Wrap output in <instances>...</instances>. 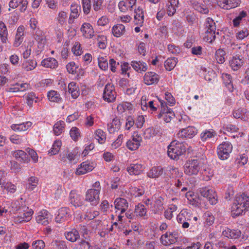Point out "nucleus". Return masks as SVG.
<instances>
[{
  "mask_svg": "<svg viewBox=\"0 0 249 249\" xmlns=\"http://www.w3.org/2000/svg\"><path fill=\"white\" fill-rule=\"evenodd\" d=\"M249 209V196L243 194L236 196L231 207V212L235 215H239Z\"/></svg>",
  "mask_w": 249,
  "mask_h": 249,
  "instance_id": "1",
  "label": "nucleus"
},
{
  "mask_svg": "<svg viewBox=\"0 0 249 249\" xmlns=\"http://www.w3.org/2000/svg\"><path fill=\"white\" fill-rule=\"evenodd\" d=\"M186 149L185 143L175 140L168 146V155L171 159L177 160L185 153Z\"/></svg>",
  "mask_w": 249,
  "mask_h": 249,
  "instance_id": "2",
  "label": "nucleus"
},
{
  "mask_svg": "<svg viewBox=\"0 0 249 249\" xmlns=\"http://www.w3.org/2000/svg\"><path fill=\"white\" fill-rule=\"evenodd\" d=\"M206 31L204 39L212 43L215 39L216 26L213 20L208 18L205 24Z\"/></svg>",
  "mask_w": 249,
  "mask_h": 249,
  "instance_id": "3",
  "label": "nucleus"
},
{
  "mask_svg": "<svg viewBox=\"0 0 249 249\" xmlns=\"http://www.w3.org/2000/svg\"><path fill=\"white\" fill-rule=\"evenodd\" d=\"M200 169V162L197 160H188L184 165V173L189 176L196 175Z\"/></svg>",
  "mask_w": 249,
  "mask_h": 249,
  "instance_id": "4",
  "label": "nucleus"
},
{
  "mask_svg": "<svg viewBox=\"0 0 249 249\" xmlns=\"http://www.w3.org/2000/svg\"><path fill=\"white\" fill-rule=\"evenodd\" d=\"M232 149V145L228 142H223L219 144L217 149V153L219 158L222 160L228 159Z\"/></svg>",
  "mask_w": 249,
  "mask_h": 249,
  "instance_id": "5",
  "label": "nucleus"
},
{
  "mask_svg": "<svg viewBox=\"0 0 249 249\" xmlns=\"http://www.w3.org/2000/svg\"><path fill=\"white\" fill-rule=\"evenodd\" d=\"M116 96V93L115 91V88L113 84H107L104 89L103 93V98L105 101L108 103L113 102Z\"/></svg>",
  "mask_w": 249,
  "mask_h": 249,
  "instance_id": "6",
  "label": "nucleus"
},
{
  "mask_svg": "<svg viewBox=\"0 0 249 249\" xmlns=\"http://www.w3.org/2000/svg\"><path fill=\"white\" fill-rule=\"evenodd\" d=\"M199 192L202 196L207 198L211 204L214 205L217 203L216 195L213 189L205 187L200 188Z\"/></svg>",
  "mask_w": 249,
  "mask_h": 249,
  "instance_id": "7",
  "label": "nucleus"
},
{
  "mask_svg": "<svg viewBox=\"0 0 249 249\" xmlns=\"http://www.w3.org/2000/svg\"><path fill=\"white\" fill-rule=\"evenodd\" d=\"M99 189L88 190L86 195L85 200L89 202L92 205H97L99 201Z\"/></svg>",
  "mask_w": 249,
  "mask_h": 249,
  "instance_id": "8",
  "label": "nucleus"
},
{
  "mask_svg": "<svg viewBox=\"0 0 249 249\" xmlns=\"http://www.w3.org/2000/svg\"><path fill=\"white\" fill-rule=\"evenodd\" d=\"M69 199L71 204L76 208H81L84 205L85 201L83 197L75 191L72 190L70 192Z\"/></svg>",
  "mask_w": 249,
  "mask_h": 249,
  "instance_id": "9",
  "label": "nucleus"
},
{
  "mask_svg": "<svg viewBox=\"0 0 249 249\" xmlns=\"http://www.w3.org/2000/svg\"><path fill=\"white\" fill-rule=\"evenodd\" d=\"M197 133V129L192 125H188L186 128L182 129L178 133V136L181 138H192Z\"/></svg>",
  "mask_w": 249,
  "mask_h": 249,
  "instance_id": "10",
  "label": "nucleus"
},
{
  "mask_svg": "<svg viewBox=\"0 0 249 249\" xmlns=\"http://www.w3.org/2000/svg\"><path fill=\"white\" fill-rule=\"evenodd\" d=\"M71 215V214L69 208H61L59 210L58 214L55 218V220L57 223H64L69 220Z\"/></svg>",
  "mask_w": 249,
  "mask_h": 249,
  "instance_id": "11",
  "label": "nucleus"
},
{
  "mask_svg": "<svg viewBox=\"0 0 249 249\" xmlns=\"http://www.w3.org/2000/svg\"><path fill=\"white\" fill-rule=\"evenodd\" d=\"M94 168L93 163L88 162H83L76 169L75 174L77 175H83L91 171Z\"/></svg>",
  "mask_w": 249,
  "mask_h": 249,
  "instance_id": "12",
  "label": "nucleus"
},
{
  "mask_svg": "<svg viewBox=\"0 0 249 249\" xmlns=\"http://www.w3.org/2000/svg\"><path fill=\"white\" fill-rule=\"evenodd\" d=\"M244 63V57L240 55L234 56L230 61V67L234 71L239 70Z\"/></svg>",
  "mask_w": 249,
  "mask_h": 249,
  "instance_id": "13",
  "label": "nucleus"
},
{
  "mask_svg": "<svg viewBox=\"0 0 249 249\" xmlns=\"http://www.w3.org/2000/svg\"><path fill=\"white\" fill-rule=\"evenodd\" d=\"M159 81V76L154 72H147L143 76V81L147 85L157 84Z\"/></svg>",
  "mask_w": 249,
  "mask_h": 249,
  "instance_id": "14",
  "label": "nucleus"
},
{
  "mask_svg": "<svg viewBox=\"0 0 249 249\" xmlns=\"http://www.w3.org/2000/svg\"><path fill=\"white\" fill-rule=\"evenodd\" d=\"M115 209L120 211L121 213H124L127 209L128 204L127 200L123 198H117L114 201Z\"/></svg>",
  "mask_w": 249,
  "mask_h": 249,
  "instance_id": "15",
  "label": "nucleus"
},
{
  "mask_svg": "<svg viewBox=\"0 0 249 249\" xmlns=\"http://www.w3.org/2000/svg\"><path fill=\"white\" fill-rule=\"evenodd\" d=\"M177 234L174 232L166 233L161 236L160 239L163 245L167 246L177 242Z\"/></svg>",
  "mask_w": 249,
  "mask_h": 249,
  "instance_id": "16",
  "label": "nucleus"
},
{
  "mask_svg": "<svg viewBox=\"0 0 249 249\" xmlns=\"http://www.w3.org/2000/svg\"><path fill=\"white\" fill-rule=\"evenodd\" d=\"M80 30L83 36L87 38H91L94 36V30L92 26L89 23H84Z\"/></svg>",
  "mask_w": 249,
  "mask_h": 249,
  "instance_id": "17",
  "label": "nucleus"
},
{
  "mask_svg": "<svg viewBox=\"0 0 249 249\" xmlns=\"http://www.w3.org/2000/svg\"><path fill=\"white\" fill-rule=\"evenodd\" d=\"M21 5L20 10L21 12H24L27 8L28 5L27 0H11L9 3V6L10 8L15 9L18 6Z\"/></svg>",
  "mask_w": 249,
  "mask_h": 249,
  "instance_id": "18",
  "label": "nucleus"
},
{
  "mask_svg": "<svg viewBox=\"0 0 249 249\" xmlns=\"http://www.w3.org/2000/svg\"><path fill=\"white\" fill-rule=\"evenodd\" d=\"M222 234L229 238L237 239L241 236V232L238 229L231 230L227 228L223 231Z\"/></svg>",
  "mask_w": 249,
  "mask_h": 249,
  "instance_id": "19",
  "label": "nucleus"
},
{
  "mask_svg": "<svg viewBox=\"0 0 249 249\" xmlns=\"http://www.w3.org/2000/svg\"><path fill=\"white\" fill-rule=\"evenodd\" d=\"M143 170V166L141 164H131L127 167V171L130 175H137L140 174Z\"/></svg>",
  "mask_w": 249,
  "mask_h": 249,
  "instance_id": "20",
  "label": "nucleus"
},
{
  "mask_svg": "<svg viewBox=\"0 0 249 249\" xmlns=\"http://www.w3.org/2000/svg\"><path fill=\"white\" fill-rule=\"evenodd\" d=\"M163 173V168L161 166L153 167L147 173L150 178H158Z\"/></svg>",
  "mask_w": 249,
  "mask_h": 249,
  "instance_id": "21",
  "label": "nucleus"
},
{
  "mask_svg": "<svg viewBox=\"0 0 249 249\" xmlns=\"http://www.w3.org/2000/svg\"><path fill=\"white\" fill-rule=\"evenodd\" d=\"M13 156L18 161L24 163H28L30 159V157L24 151L18 150L15 151Z\"/></svg>",
  "mask_w": 249,
  "mask_h": 249,
  "instance_id": "22",
  "label": "nucleus"
},
{
  "mask_svg": "<svg viewBox=\"0 0 249 249\" xmlns=\"http://www.w3.org/2000/svg\"><path fill=\"white\" fill-rule=\"evenodd\" d=\"M36 221L38 224L47 225L49 223L48 212L44 210L40 212L36 217Z\"/></svg>",
  "mask_w": 249,
  "mask_h": 249,
  "instance_id": "23",
  "label": "nucleus"
},
{
  "mask_svg": "<svg viewBox=\"0 0 249 249\" xmlns=\"http://www.w3.org/2000/svg\"><path fill=\"white\" fill-rule=\"evenodd\" d=\"M181 174L177 168L173 166H168L164 173L165 176H169L170 178H178L182 176Z\"/></svg>",
  "mask_w": 249,
  "mask_h": 249,
  "instance_id": "24",
  "label": "nucleus"
},
{
  "mask_svg": "<svg viewBox=\"0 0 249 249\" xmlns=\"http://www.w3.org/2000/svg\"><path fill=\"white\" fill-rule=\"evenodd\" d=\"M71 13L69 23L71 24L73 23V19L77 18L79 16V12L81 11V7L77 4H72L71 7Z\"/></svg>",
  "mask_w": 249,
  "mask_h": 249,
  "instance_id": "25",
  "label": "nucleus"
},
{
  "mask_svg": "<svg viewBox=\"0 0 249 249\" xmlns=\"http://www.w3.org/2000/svg\"><path fill=\"white\" fill-rule=\"evenodd\" d=\"M222 78L225 86L228 88L229 91H232L233 89V86L232 83V77L228 73H223L222 74Z\"/></svg>",
  "mask_w": 249,
  "mask_h": 249,
  "instance_id": "26",
  "label": "nucleus"
},
{
  "mask_svg": "<svg viewBox=\"0 0 249 249\" xmlns=\"http://www.w3.org/2000/svg\"><path fill=\"white\" fill-rule=\"evenodd\" d=\"M131 65L133 69L138 72L145 71L147 69L146 64L143 62L133 61L131 62Z\"/></svg>",
  "mask_w": 249,
  "mask_h": 249,
  "instance_id": "27",
  "label": "nucleus"
},
{
  "mask_svg": "<svg viewBox=\"0 0 249 249\" xmlns=\"http://www.w3.org/2000/svg\"><path fill=\"white\" fill-rule=\"evenodd\" d=\"M41 65L46 68L54 69L58 66V62L53 58H48L42 61Z\"/></svg>",
  "mask_w": 249,
  "mask_h": 249,
  "instance_id": "28",
  "label": "nucleus"
},
{
  "mask_svg": "<svg viewBox=\"0 0 249 249\" xmlns=\"http://www.w3.org/2000/svg\"><path fill=\"white\" fill-rule=\"evenodd\" d=\"M112 33L114 36L120 37L125 33V27L122 24H118L113 27Z\"/></svg>",
  "mask_w": 249,
  "mask_h": 249,
  "instance_id": "29",
  "label": "nucleus"
},
{
  "mask_svg": "<svg viewBox=\"0 0 249 249\" xmlns=\"http://www.w3.org/2000/svg\"><path fill=\"white\" fill-rule=\"evenodd\" d=\"M65 237L68 240L74 242L80 238V235L78 231L72 229L71 231L65 233Z\"/></svg>",
  "mask_w": 249,
  "mask_h": 249,
  "instance_id": "30",
  "label": "nucleus"
},
{
  "mask_svg": "<svg viewBox=\"0 0 249 249\" xmlns=\"http://www.w3.org/2000/svg\"><path fill=\"white\" fill-rule=\"evenodd\" d=\"M191 217L186 211L183 210L178 215L177 219L179 223L182 224L185 221H191Z\"/></svg>",
  "mask_w": 249,
  "mask_h": 249,
  "instance_id": "31",
  "label": "nucleus"
},
{
  "mask_svg": "<svg viewBox=\"0 0 249 249\" xmlns=\"http://www.w3.org/2000/svg\"><path fill=\"white\" fill-rule=\"evenodd\" d=\"M8 31L5 24L0 21V37L2 43H5L7 41Z\"/></svg>",
  "mask_w": 249,
  "mask_h": 249,
  "instance_id": "32",
  "label": "nucleus"
},
{
  "mask_svg": "<svg viewBox=\"0 0 249 249\" xmlns=\"http://www.w3.org/2000/svg\"><path fill=\"white\" fill-rule=\"evenodd\" d=\"M135 19L136 21V24L137 25H141L143 22L144 15L142 9L139 7L137 9H135Z\"/></svg>",
  "mask_w": 249,
  "mask_h": 249,
  "instance_id": "33",
  "label": "nucleus"
},
{
  "mask_svg": "<svg viewBox=\"0 0 249 249\" xmlns=\"http://www.w3.org/2000/svg\"><path fill=\"white\" fill-rule=\"evenodd\" d=\"M240 2V0H225L223 8L225 9L234 8L237 7Z\"/></svg>",
  "mask_w": 249,
  "mask_h": 249,
  "instance_id": "34",
  "label": "nucleus"
},
{
  "mask_svg": "<svg viewBox=\"0 0 249 249\" xmlns=\"http://www.w3.org/2000/svg\"><path fill=\"white\" fill-rule=\"evenodd\" d=\"M178 62V59L175 57L168 58L164 63V67L166 70L170 71L172 70L176 66Z\"/></svg>",
  "mask_w": 249,
  "mask_h": 249,
  "instance_id": "35",
  "label": "nucleus"
},
{
  "mask_svg": "<svg viewBox=\"0 0 249 249\" xmlns=\"http://www.w3.org/2000/svg\"><path fill=\"white\" fill-rule=\"evenodd\" d=\"M49 100L52 102L59 103L61 100L60 94L55 90H51L48 93Z\"/></svg>",
  "mask_w": 249,
  "mask_h": 249,
  "instance_id": "36",
  "label": "nucleus"
},
{
  "mask_svg": "<svg viewBox=\"0 0 249 249\" xmlns=\"http://www.w3.org/2000/svg\"><path fill=\"white\" fill-rule=\"evenodd\" d=\"M246 109L243 108H240L235 109L233 112V116L236 119L243 120L246 118Z\"/></svg>",
  "mask_w": 249,
  "mask_h": 249,
  "instance_id": "37",
  "label": "nucleus"
},
{
  "mask_svg": "<svg viewBox=\"0 0 249 249\" xmlns=\"http://www.w3.org/2000/svg\"><path fill=\"white\" fill-rule=\"evenodd\" d=\"M226 55L225 52L222 49L216 50L215 54V57L217 62L219 64H222L225 62L224 56Z\"/></svg>",
  "mask_w": 249,
  "mask_h": 249,
  "instance_id": "38",
  "label": "nucleus"
},
{
  "mask_svg": "<svg viewBox=\"0 0 249 249\" xmlns=\"http://www.w3.org/2000/svg\"><path fill=\"white\" fill-rule=\"evenodd\" d=\"M35 38L38 43V48H42L46 43L45 37L40 31L38 33H36Z\"/></svg>",
  "mask_w": 249,
  "mask_h": 249,
  "instance_id": "39",
  "label": "nucleus"
},
{
  "mask_svg": "<svg viewBox=\"0 0 249 249\" xmlns=\"http://www.w3.org/2000/svg\"><path fill=\"white\" fill-rule=\"evenodd\" d=\"M146 209L142 204L139 203L135 207L134 213L136 215L143 216L146 214Z\"/></svg>",
  "mask_w": 249,
  "mask_h": 249,
  "instance_id": "40",
  "label": "nucleus"
},
{
  "mask_svg": "<svg viewBox=\"0 0 249 249\" xmlns=\"http://www.w3.org/2000/svg\"><path fill=\"white\" fill-rule=\"evenodd\" d=\"M216 133L213 130H205L201 134V139L202 141H206L209 139L213 137Z\"/></svg>",
  "mask_w": 249,
  "mask_h": 249,
  "instance_id": "41",
  "label": "nucleus"
},
{
  "mask_svg": "<svg viewBox=\"0 0 249 249\" xmlns=\"http://www.w3.org/2000/svg\"><path fill=\"white\" fill-rule=\"evenodd\" d=\"M28 183L26 184V187L31 190H33L38 184V179L36 177H31L28 179Z\"/></svg>",
  "mask_w": 249,
  "mask_h": 249,
  "instance_id": "42",
  "label": "nucleus"
},
{
  "mask_svg": "<svg viewBox=\"0 0 249 249\" xmlns=\"http://www.w3.org/2000/svg\"><path fill=\"white\" fill-rule=\"evenodd\" d=\"M95 138L100 143H103L106 139V135L102 130L98 129L95 132Z\"/></svg>",
  "mask_w": 249,
  "mask_h": 249,
  "instance_id": "43",
  "label": "nucleus"
},
{
  "mask_svg": "<svg viewBox=\"0 0 249 249\" xmlns=\"http://www.w3.org/2000/svg\"><path fill=\"white\" fill-rule=\"evenodd\" d=\"M61 146V141H55L54 142L51 149L49 151V153L51 155L56 154L59 151Z\"/></svg>",
  "mask_w": 249,
  "mask_h": 249,
  "instance_id": "44",
  "label": "nucleus"
},
{
  "mask_svg": "<svg viewBox=\"0 0 249 249\" xmlns=\"http://www.w3.org/2000/svg\"><path fill=\"white\" fill-rule=\"evenodd\" d=\"M247 12L245 11H242L239 14L238 16L235 18L232 21L234 27H238L241 21L242 20L243 18L247 17Z\"/></svg>",
  "mask_w": 249,
  "mask_h": 249,
  "instance_id": "45",
  "label": "nucleus"
},
{
  "mask_svg": "<svg viewBox=\"0 0 249 249\" xmlns=\"http://www.w3.org/2000/svg\"><path fill=\"white\" fill-rule=\"evenodd\" d=\"M140 145L139 140L135 141L134 140H129L126 142L127 147L130 150L133 151L137 150Z\"/></svg>",
  "mask_w": 249,
  "mask_h": 249,
  "instance_id": "46",
  "label": "nucleus"
},
{
  "mask_svg": "<svg viewBox=\"0 0 249 249\" xmlns=\"http://www.w3.org/2000/svg\"><path fill=\"white\" fill-rule=\"evenodd\" d=\"M71 137L74 141H77L78 138L81 136V133L79 129L76 127H72L70 132Z\"/></svg>",
  "mask_w": 249,
  "mask_h": 249,
  "instance_id": "47",
  "label": "nucleus"
},
{
  "mask_svg": "<svg viewBox=\"0 0 249 249\" xmlns=\"http://www.w3.org/2000/svg\"><path fill=\"white\" fill-rule=\"evenodd\" d=\"M34 213L32 210H28L27 211H24L20 213V216L24 220V222H28L32 219V216Z\"/></svg>",
  "mask_w": 249,
  "mask_h": 249,
  "instance_id": "48",
  "label": "nucleus"
},
{
  "mask_svg": "<svg viewBox=\"0 0 249 249\" xmlns=\"http://www.w3.org/2000/svg\"><path fill=\"white\" fill-rule=\"evenodd\" d=\"M164 207L163 204L160 199H157L154 204V212L155 213L160 212L163 211Z\"/></svg>",
  "mask_w": 249,
  "mask_h": 249,
  "instance_id": "49",
  "label": "nucleus"
},
{
  "mask_svg": "<svg viewBox=\"0 0 249 249\" xmlns=\"http://www.w3.org/2000/svg\"><path fill=\"white\" fill-rule=\"evenodd\" d=\"M82 233V239H86L88 241H90V237L89 231L87 229L85 226H82L80 229Z\"/></svg>",
  "mask_w": 249,
  "mask_h": 249,
  "instance_id": "50",
  "label": "nucleus"
},
{
  "mask_svg": "<svg viewBox=\"0 0 249 249\" xmlns=\"http://www.w3.org/2000/svg\"><path fill=\"white\" fill-rule=\"evenodd\" d=\"M82 7L84 13L88 14L91 8V0H82Z\"/></svg>",
  "mask_w": 249,
  "mask_h": 249,
  "instance_id": "51",
  "label": "nucleus"
},
{
  "mask_svg": "<svg viewBox=\"0 0 249 249\" xmlns=\"http://www.w3.org/2000/svg\"><path fill=\"white\" fill-rule=\"evenodd\" d=\"M118 6L121 11L124 12L127 11L128 8H130L131 9L133 6H132V4H129V3H127L126 2L124 1H121L119 3Z\"/></svg>",
  "mask_w": 249,
  "mask_h": 249,
  "instance_id": "52",
  "label": "nucleus"
},
{
  "mask_svg": "<svg viewBox=\"0 0 249 249\" xmlns=\"http://www.w3.org/2000/svg\"><path fill=\"white\" fill-rule=\"evenodd\" d=\"M170 108H167V111H164L165 112H163L162 114L161 113H160L158 115V117L159 118H160L161 116H163V119L165 123H169L171 120V118H172V116H171L169 114L170 113Z\"/></svg>",
  "mask_w": 249,
  "mask_h": 249,
  "instance_id": "53",
  "label": "nucleus"
},
{
  "mask_svg": "<svg viewBox=\"0 0 249 249\" xmlns=\"http://www.w3.org/2000/svg\"><path fill=\"white\" fill-rule=\"evenodd\" d=\"M1 187L12 193L14 192L16 190V186L10 182L6 183L3 182Z\"/></svg>",
  "mask_w": 249,
  "mask_h": 249,
  "instance_id": "54",
  "label": "nucleus"
},
{
  "mask_svg": "<svg viewBox=\"0 0 249 249\" xmlns=\"http://www.w3.org/2000/svg\"><path fill=\"white\" fill-rule=\"evenodd\" d=\"M204 216L206 219V224L208 225H212L214 220V216L209 212H206Z\"/></svg>",
  "mask_w": 249,
  "mask_h": 249,
  "instance_id": "55",
  "label": "nucleus"
},
{
  "mask_svg": "<svg viewBox=\"0 0 249 249\" xmlns=\"http://www.w3.org/2000/svg\"><path fill=\"white\" fill-rule=\"evenodd\" d=\"M97 41H98V46L100 49H104L106 47L107 38L106 36H98Z\"/></svg>",
  "mask_w": 249,
  "mask_h": 249,
  "instance_id": "56",
  "label": "nucleus"
},
{
  "mask_svg": "<svg viewBox=\"0 0 249 249\" xmlns=\"http://www.w3.org/2000/svg\"><path fill=\"white\" fill-rule=\"evenodd\" d=\"M123 142V135L120 134L117 139L111 144L112 148L117 149L121 146Z\"/></svg>",
  "mask_w": 249,
  "mask_h": 249,
  "instance_id": "57",
  "label": "nucleus"
},
{
  "mask_svg": "<svg viewBox=\"0 0 249 249\" xmlns=\"http://www.w3.org/2000/svg\"><path fill=\"white\" fill-rule=\"evenodd\" d=\"M32 246L34 249H43L45 245L43 240H38L33 242Z\"/></svg>",
  "mask_w": 249,
  "mask_h": 249,
  "instance_id": "58",
  "label": "nucleus"
},
{
  "mask_svg": "<svg viewBox=\"0 0 249 249\" xmlns=\"http://www.w3.org/2000/svg\"><path fill=\"white\" fill-rule=\"evenodd\" d=\"M249 35L248 30L244 28L243 30L238 32L236 35V36L238 39H243L245 37H247Z\"/></svg>",
  "mask_w": 249,
  "mask_h": 249,
  "instance_id": "59",
  "label": "nucleus"
},
{
  "mask_svg": "<svg viewBox=\"0 0 249 249\" xmlns=\"http://www.w3.org/2000/svg\"><path fill=\"white\" fill-rule=\"evenodd\" d=\"M27 103L29 106H31L33 103L34 100L36 98L35 93L33 92L29 93L26 97Z\"/></svg>",
  "mask_w": 249,
  "mask_h": 249,
  "instance_id": "60",
  "label": "nucleus"
},
{
  "mask_svg": "<svg viewBox=\"0 0 249 249\" xmlns=\"http://www.w3.org/2000/svg\"><path fill=\"white\" fill-rule=\"evenodd\" d=\"M98 64L99 67L103 70H106L108 67V64L107 60L103 57L99 60Z\"/></svg>",
  "mask_w": 249,
  "mask_h": 249,
  "instance_id": "61",
  "label": "nucleus"
},
{
  "mask_svg": "<svg viewBox=\"0 0 249 249\" xmlns=\"http://www.w3.org/2000/svg\"><path fill=\"white\" fill-rule=\"evenodd\" d=\"M67 13L65 12L61 11L59 13L57 20L59 24L63 25L66 21Z\"/></svg>",
  "mask_w": 249,
  "mask_h": 249,
  "instance_id": "62",
  "label": "nucleus"
},
{
  "mask_svg": "<svg viewBox=\"0 0 249 249\" xmlns=\"http://www.w3.org/2000/svg\"><path fill=\"white\" fill-rule=\"evenodd\" d=\"M66 68L68 71L70 73L73 74L75 72H76V69L77 68L75 66V63L73 62H71L67 64L66 66Z\"/></svg>",
  "mask_w": 249,
  "mask_h": 249,
  "instance_id": "63",
  "label": "nucleus"
},
{
  "mask_svg": "<svg viewBox=\"0 0 249 249\" xmlns=\"http://www.w3.org/2000/svg\"><path fill=\"white\" fill-rule=\"evenodd\" d=\"M72 51L73 53L76 55L81 54L82 51L81 49L80 44L78 42H76V44L72 48Z\"/></svg>",
  "mask_w": 249,
  "mask_h": 249,
  "instance_id": "64",
  "label": "nucleus"
}]
</instances>
